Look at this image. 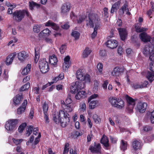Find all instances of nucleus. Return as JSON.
Returning a JSON list of instances; mask_svg holds the SVG:
<instances>
[{
  "label": "nucleus",
  "mask_w": 154,
  "mask_h": 154,
  "mask_svg": "<svg viewBox=\"0 0 154 154\" xmlns=\"http://www.w3.org/2000/svg\"><path fill=\"white\" fill-rule=\"evenodd\" d=\"M85 19L86 25L88 26L93 28L95 25L94 32L91 35V37L93 38L96 36L97 29L100 27V18L97 14H89L88 17L84 15H79L77 18V23H81Z\"/></svg>",
  "instance_id": "obj_1"
},
{
  "label": "nucleus",
  "mask_w": 154,
  "mask_h": 154,
  "mask_svg": "<svg viewBox=\"0 0 154 154\" xmlns=\"http://www.w3.org/2000/svg\"><path fill=\"white\" fill-rule=\"evenodd\" d=\"M25 14L27 17H29V13L27 11L24 10H17L12 14L13 18L17 22H20L24 17Z\"/></svg>",
  "instance_id": "obj_2"
},
{
  "label": "nucleus",
  "mask_w": 154,
  "mask_h": 154,
  "mask_svg": "<svg viewBox=\"0 0 154 154\" xmlns=\"http://www.w3.org/2000/svg\"><path fill=\"white\" fill-rule=\"evenodd\" d=\"M85 87L84 83L82 82H76L73 83L70 87L71 92L72 93H76L83 89Z\"/></svg>",
  "instance_id": "obj_3"
},
{
  "label": "nucleus",
  "mask_w": 154,
  "mask_h": 154,
  "mask_svg": "<svg viewBox=\"0 0 154 154\" xmlns=\"http://www.w3.org/2000/svg\"><path fill=\"white\" fill-rule=\"evenodd\" d=\"M125 98L128 103L127 109L128 112L130 113H132L133 112V110L135 104V100L128 95L125 96Z\"/></svg>",
  "instance_id": "obj_4"
},
{
  "label": "nucleus",
  "mask_w": 154,
  "mask_h": 154,
  "mask_svg": "<svg viewBox=\"0 0 154 154\" xmlns=\"http://www.w3.org/2000/svg\"><path fill=\"white\" fill-rule=\"evenodd\" d=\"M39 66L41 72L42 73H45L49 70L48 63L45 59L40 60L39 62Z\"/></svg>",
  "instance_id": "obj_5"
},
{
  "label": "nucleus",
  "mask_w": 154,
  "mask_h": 154,
  "mask_svg": "<svg viewBox=\"0 0 154 154\" xmlns=\"http://www.w3.org/2000/svg\"><path fill=\"white\" fill-rule=\"evenodd\" d=\"M132 149L131 150L132 152L134 154H137L138 153L137 150H140L141 148V143L134 139L132 143Z\"/></svg>",
  "instance_id": "obj_6"
},
{
  "label": "nucleus",
  "mask_w": 154,
  "mask_h": 154,
  "mask_svg": "<svg viewBox=\"0 0 154 154\" xmlns=\"http://www.w3.org/2000/svg\"><path fill=\"white\" fill-rule=\"evenodd\" d=\"M101 146L100 143L97 144L94 143V146H91L89 148V149L93 153H100Z\"/></svg>",
  "instance_id": "obj_7"
},
{
  "label": "nucleus",
  "mask_w": 154,
  "mask_h": 154,
  "mask_svg": "<svg viewBox=\"0 0 154 154\" xmlns=\"http://www.w3.org/2000/svg\"><path fill=\"white\" fill-rule=\"evenodd\" d=\"M71 8V5L68 3L63 4L61 8V12L63 15H66L69 12Z\"/></svg>",
  "instance_id": "obj_8"
},
{
  "label": "nucleus",
  "mask_w": 154,
  "mask_h": 154,
  "mask_svg": "<svg viewBox=\"0 0 154 154\" xmlns=\"http://www.w3.org/2000/svg\"><path fill=\"white\" fill-rule=\"evenodd\" d=\"M64 113V111L61 110L59 112H54L53 114V120L56 123V124H58V123L61 122V118H60V115L63 114Z\"/></svg>",
  "instance_id": "obj_9"
},
{
  "label": "nucleus",
  "mask_w": 154,
  "mask_h": 154,
  "mask_svg": "<svg viewBox=\"0 0 154 154\" xmlns=\"http://www.w3.org/2000/svg\"><path fill=\"white\" fill-rule=\"evenodd\" d=\"M106 44L107 46L111 49L116 48L118 45V43L116 41L112 39L108 40Z\"/></svg>",
  "instance_id": "obj_10"
},
{
  "label": "nucleus",
  "mask_w": 154,
  "mask_h": 154,
  "mask_svg": "<svg viewBox=\"0 0 154 154\" xmlns=\"http://www.w3.org/2000/svg\"><path fill=\"white\" fill-rule=\"evenodd\" d=\"M139 37L141 40L144 42H146L150 41L151 37L148 35L146 33L143 32L139 35Z\"/></svg>",
  "instance_id": "obj_11"
},
{
  "label": "nucleus",
  "mask_w": 154,
  "mask_h": 154,
  "mask_svg": "<svg viewBox=\"0 0 154 154\" xmlns=\"http://www.w3.org/2000/svg\"><path fill=\"white\" fill-rule=\"evenodd\" d=\"M121 39L123 41L125 40L127 38V32L124 28H118Z\"/></svg>",
  "instance_id": "obj_12"
},
{
  "label": "nucleus",
  "mask_w": 154,
  "mask_h": 154,
  "mask_svg": "<svg viewBox=\"0 0 154 154\" xmlns=\"http://www.w3.org/2000/svg\"><path fill=\"white\" fill-rule=\"evenodd\" d=\"M124 71V68L116 67L114 68L111 74L112 76H118L123 73Z\"/></svg>",
  "instance_id": "obj_13"
},
{
  "label": "nucleus",
  "mask_w": 154,
  "mask_h": 154,
  "mask_svg": "<svg viewBox=\"0 0 154 154\" xmlns=\"http://www.w3.org/2000/svg\"><path fill=\"white\" fill-rule=\"evenodd\" d=\"M147 107L146 103L145 102H140L137 105V108L140 112H144Z\"/></svg>",
  "instance_id": "obj_14"
},
{
  "label": "nucleus",
  "mask_w": 154,
  "mask_h": 154,
  "mask_svg": "<svg viewBox=\"0 0 154 154\" xmlns=\"http://www.w3.org/2000/svg\"><path fill=\"white\" fill-rule=\"evenodd\" d=\"M153 51L152 47L149 46H146L144 48L143 51V54L146 56H149Z\"/></svg>",
  "instance_id": "obj_15"
},
{
  "label": "nucleus",
  "mask_w": 154,
  "mask_h": 154,
  "mask_svg": "<svg viewBox=\"0 0 154 154\" xmlns=\"http://www.w3.org/2000/svg\"><path fill=\"white\" fill-rule=\"evenodd\" d=\"M129 10L128 8V3L127 1H125V2L119 11V14L121 15H123L124 12H126L127 11Z\"/></svg>",
  "instance_id": "obj_16"
},
{
  "label": "nucleus",
  "mask_w": 154,
  "mask_h": 154,
  "mask_svg": "<svg viewBox=\"0 0 154 154\" xmlns=\"http://www.w3.org/2000/svg\"><path fill=\"white\" fill-rule=\"evenodd\" d=\"M16 55V53L14 52L9 55L6 60V64L7 65H9L11 63Z\"/></svg>",
  "instance_id": "obj_17"
},
{
  "label": "nucleus",
  "mask_w": 154,
  "mask_h": 154,
  "mask_svg": "<svg viewBox=\"0 0 154 154\" xmlns=\"http://www.w3.org/2000/svg\"><path fill=\"white\" fill-rule=\"evenodd\" d=\"M28 57V55L25 51H22L18 54V60L21 62H23Z\"/></svg>",
  "instance_id": "obj_18"
},
{
  "label": "nucleus",
  "mask_w": 154,
  "mask_h": 154,
  "mask_svg": "<svg viewBox=\"0 0 154 154\" xmlns=\"http://www.w3.org/2000/svg\"><path fill=\"white\" fill-rule=\"evenodd\" d=\"M27 103L26 100H25L21 106L17 110V113L18 114H20L24 112L26 109V106Z\"/></svg>",
  "instance_id": "obj_19"
},
{
  "label": "nucleus",
  "mask_w": 154,
  "mask_h": 154,
  "mask_svg": "<svg viewBox=\"0 0 154 154\" xmlns=\"http://www.w3.org/2000/svg\"><path fill=\"white\" fill-rule=\"evenodd\" d=\"M84 73L82 70L79 69L77 70L76 73V76L78 79L81 81H84Z\"/></svg>",
  "instance_id": "obj_20"
},
{
  "label": "nucleus",
  "mask_w": 154,
  "mask_h": 154,
  "mask_svg": "<svg viewBox=\"0 0 154 154\" xmlns=\"http://www.w3.org/2000/svg\"><path fill=\"white\" fill-rule=\"evenodd\" d=\"M100 143L103 144L104 146L106 147H108L109 146V140L107 137L103 135L100 140Z\"/></svg>",
  "instance_id": "obj_21"
},
{
  "label": "nucleus",
  "mask_w": 154,
  "mask_h": 154,
  "mask_svg": "<svg viewBox=\"0 0 154 154\" xmlns=\"http://www.w3.org/2000/svg\"><path fill=\"white\" fill-rule=\"evenodd\" d=\"M73 105L71 104L70 105H66L65 103L62 104V106L64 109L65 111L66 112H71L72 110Z\"/></svg>",
  "instance_id": "obj_22"
},
{
  "label": "nucleus",
  "mask_w": 154,
  "mask_h": 154,
  "mask_svg": "<svg viewBox=\"0 0 154 154\" xmlns=\"http://www.w3.org/2000/svg\"><path fill=\"white\" fill-rule=\"evenodd\" d=\"M121 2L119 1L113 4L111 8L110 11L111 13H113L115 11H116L120 6Z\"/></svg>",
  "instance_id": "obj_23"
},
{
  "label": "nucleus",
  "mask_w": 154,
  "mask_h": 154,
  "mask_svg": "<svg viewBox=\"0 0 154 154\" xmlns=\"http://www.w3.org/2000/svg\"><path fill=\"white\" fill-rule=\"evenodd\" d=\"M58 60L56 56L53 54L49 58V63L51 65L55 67L57 64Z\"/></svg>",
  "instance_id": "obj_24"
},
{
  "label": "nucleus",
  "mask_w": 154,
  "mask_h": 154,
  "mask_svg": "<svg viewBox=\"0 0 154 154\" xmlns=\"http://www.w3.org/2000/svg\"><path fill=\"white\" fill-rule=\"evenodd\" d=\"M141 24L140 23H137L135 25V28L136 31L137 32H142L146 31L147 29L141 27Z\"/></svg>",
  "instance_id": "obj_25"
},
{
  "label": "nucleus",
  "mask_w": 154,
  "mask_h": 154,
  "mask_svg": "<svg viewBox=\"0 0 154 154\" xmlns=\"http://www.w3.org/2000/svg\"><path fill=\"white\" fill-rule=\"evenodd\" d=\"M22 99V96L21 95L18 94L13 99L14 103L16 105H18L20 103V102Z\"/></svg>",
  "instance_id": "obj_26"
},
{
  "label": "nucleus",
  "mask_w": 154,
  "mask_h": 154,
  "mask_svg": "<svg viewBox=\"0 0 154 154\" xmlns=\"http://www.w3.org/2000/svg\"><path fill=\"white\" fill-rule=\"evenodd\" d=\"M127 146L128 142L123 140H122L120 146V149L123 151H125L127 149Z\"/></svg>",
  "instance_id": "obj_27"
},
{
  "label": "nucleus",
  "mask_w": 154,
  "mask_h": 154,
  "mask_svg": "<svg viewBox=\"0 0 154 154\" xmlns=\"http://www.w3.org/2000/svg\"><path fill=\"white\" fill-rule=\"evenodd\" d=\"M91 52V50L90 48L88 47H86L82 53V57L84 58L87 57L90 54Z\"/></svg>",
  "instance_id": "obj_28"
},
{
  "label": "nucleus",
  "mask_w": 154,
  "mask_h": 154,
  "mask_svg": "<svg viewBox=\"0 0 154 154\" xmlns=\"http://www.w3.org/2000/svg\"><path fill=\"white\" fill-rule=\"evenodd\" d=\"M124 102L123 100L118 99V101L116 104L115 107L119 109H122L124 106Z\"/></svg>",
  "instance_id": "obj_29"
},
{
  "label": "nucleus",
  "mask_w": 154,
  "mask_h": 154,
  "mask_svg": "<svg viewBox=\"0 0 154 154\" xmlns=\"http://www.w3.org/2000/svg\"><path fill=\"white\" fill-rule=\"evenodd\" d=\"M86 93L85 91H82L78 92L75 97L76 99L79 100L82 97H85Z\"/></svg>",
  "instance_id": "obj_30"
},
{
  "label": "nucleus",
  "mask_w": 154,
  "mask_h": 154,
  "mask_svg": "<svg viewBox=\"0 0 154 154\" xmlns=\"http://www.w3.org/2000/svg\"><path fill=\"white\" fill-rule=\"evenodd\" d=\"M19 122V120L18 119H10L6 122V125H15L18 124Z\"/></svg>",
  "instance_id": "obj_31"
},
{
  "label": "nucleus",
  "mask_w": 154,
  "mask_h": 154,
  "mask_svg": "<svg viewBox=\"0 0 154 154\" xmlns=\"http://www.w3.org/2000/svg\"><path fill=\"white\" fill-rule=\"evenodd\" d=\"M109 101L112 106L115 107L116 104L118 101V99H117L116 97H111L109 98Z\"/></svg>",
  "instance_id": "obj_32"
},
{
  "label": "nucleus",
  "mask_w": 154,
  "mask_h": 154,
  "mask_svg": "<svg viewBox=\"0 0 154 154\" xmlns=\"http://www.w3.org/2000/svg\"><path fill=\"white\" fill-rule=\"evenodd\" d=\"M31 65L28 64L26 67H25L23 70L22 74L23 75H26L30 72L31 68Z\"/></svg>",
  "instance_id": "obj_33"
},
{
  "label": "nucleus",
  "mask_w": 154,
  "mask_h": 154,
  "mask_svg": "<svg viewBox=\"0 0 154 154\" xmlns=\"http://www.w3.org/2000/svg\"><path fill=\"white\" fill-rule=\"evenodd\" d=\"M146 77L149 81L151 83L154 80V72H148L146 75Z\"/></svg>",
  "instance_id": "obj_34"
},
{
  "label": "nucleus",
  "mask_w": 154,
  "mask_h": 154,
  "mask_svg": "<svg viewBox=\"0 0 154 154\" xmlns=\"http://www.w3.org/2000/svg\"><path fill=\"white\" fill-rule=\"evenodd\" d=\"M33 130V126H28L26 128V135L27 137L29 136L32 134Z\"/></svg>",
  "instance_id": "obj_35"
},
{
  "label": "nucleus",
  "mask_w": 154,
  "mask_h": 154,
  "mask_svg": "<svg viewBox=\"0 0 154 154\" xmlns=\"http://www.w3.org/2000/svg\"><path fill=\"white\" fill-rule=\"evenodd\" d=\"M93 118L96 124H100L99 123L100 122V119L96 114H94L93 115Z\"/></svg>",
  "instance_id": "obj_36"
},
{
  "label": "nucleus",
  "mask_w": 154,
  "mask_h": 154,
  "mask_svg": "<svg viewBox=\"0 0 154 154\" xmlns=\"http://www.w3.org/2000/svg\"><path fill=\"white\" fill-rule=\"evenodd\" d=\"M42 108L44 114L47 113L49 106L48 103L46 102L43 103Z\"/></svg>",
  "instance_id": "obj_37"
},
{
  "label": "nucleus",
  "mask_w": 154,
  "mask_h": 154,
  "mask_svg": "<svg viewBox=\"0 0 154 154\" xmlns=\"http://www.w3.org/2000/svg\"><path fill=\"white\" fill-rule=\"evenodd\" d=\"M89 102H90L89 103V107L92 109H93L95 108L96 103L98 102L96 100H91Z\"/></svg>",
  "instance_id": "obj_38"
},
{
  "label": "nucleus",
  "mask_w": 154,
  "mask_h": 154,
  "mask_svg": "<svg viewBox=\"0 0 154 154\" xmlns=\"http://www.w3.org/2000/svg\"><path fill=\"white\" fill-rule=\"evenodd\" d=\"M64 78V74L63 73H61L58 76L55 77L53 79V82H56L59 80L62 79Z\"/></svg>",
  "instance_id": "obj_39"
},
{
  "label": "nucleus",
  "mask_w": 154,
  "mask_h": 154,
  "mask_svg": "<svg viewBox=\"0 0 154 154\" xmlns=\"http://www.w3.org/2000/svg\"><path fill=\"white\" fill-rule=\"evenodd\" d=\"M29 8L31 10H32L34 7H39L40 6L39 5L37 4L35 2L33 1H31L29 2Z\"/></svg>",
  "instance_id": "obj_40"
},
{
  "label": "nucleus",
  "mask_w": 154,
  "mask_h": 154,
  "mask_svg": "<svg viewBox=\"0 0 154 154\" xmlns=\"http://www.w3.org/2000/svg\"><path fill=\"white\" fill-rule=\"evenodd\" d=\"M71 35L75 38V40H77L79 38L80 33L78 31H73L72 32Z\"/></svg>",
  "instance_id": "obj_41"
},
{
  "label": "nucleus",
  "mask_w": 154,
  "mask_h": 154,
  "mask_svg": "<svg viewBox=\"0 0 154 154\" xmlns=\"http://www.w3.org/2000/svg\"><path fill=\"white\" fill-rule=\"evenodd\" d=\"M79 110L80 111L84 112L86 110V106L84 102L81 103L80 104Z\"/></svg>",
  "instance_id": "obj_42"
},
{
  "label": "nucleus",
  "mask_w": 154,
  "mask_h": 154,
  "mask_svg": "<svg viewBox=\"0 0 154 154\" xmlns=\"http://www.w3.org/2000/svg\"><path fill=\"white\" fill-rule=\"evenodd\" d=\"M131 86L132 88L134 89L142 88V86L140 83H133L131 84Z\"/></svg>",
  "instance_id": "obj_43"
},
{
  "label": "nucleus",
  "mask_w": 154,
  "mask_h": 154,
  "mask_svg": "<svg viewBox=\"0 0 154 154\" xmlns=\"http://www.w3.org/2000/svg\"><path fill=\"white\" fill-rule=\"evenodd\" d=\"M30 86V83L27 82L26 84L23 86L20 89V91H23L29 89Z\"/></svg>",
  "instance_id": "obj_44"
},
{
  "label": "nucleus",
  "mask_w": 154,
  "mask_h": 154,
  "mask_svg": "<svg viewBox=\"0 0 154 154\" xmlns=\"http://www.w3.org/2000/svg\"><path fill=\"white\" fill-rule=\"evenodd\" d=\"M41 27L40 25H35L33 27V31L34 32L38 33L40 30V29Z\"/></svg>",
  "instance_id": "obj_45"
},
{
  "label": "nucleus",
  "mask_w": 154,
  "mask_h": 154,
  "mask_svg": "<svg viewBox=\"0 0 154 154\" xmlns=\"http://www.w3.org/2000/svg\"><path fill=\"white\" fill-rule=\"evenodd\" d=\"M50 32V31L48 28H46L45 29L43 30V31L41 32L39 34H42V35L43 34L44 35H49Z\"/></svg>",
  "instance_id": "obj_46"
},
{
  "label": "nucleus",
  "mask_w": 154,
  "mask_h": 154,
  "mask_svg": "<svg viewBox=\"0 0 154 154\" xmlns=\"http://www.w3.org/2000/svg\"><path fill=\"white\" fill-rule=\"evenodd\" d=\"M16 126H5V128L8 131H13Z\"/></svg>",
  "instance_id": "obj_47"
},
{
  "label": "nucleus",
  "mask_w": 154,
  "mask_h": 154,
  "mask_svg": "<svg viewBox=\"0 0 154 154\" xmlns=\"http://www.w3.org/2000/svg\"><path fill=\"white\" fill-rule=\"evenodd\" d=\"M70 57L69 56H66L64 59V62L63 63H66L68 65H70L71 63L69 62Z\"/></svg>",
  "instance_id": "obj_48"
},
{
  "label": "nucleus",
  "mask_w": 154,
  "mask_h": 154,
  "mask_svg": "<svg viewBox=\"0 0 154 154\" xmlns=\"http://www.w3.org/2000/svg\"><path fill=\"white\" fill-rule=\"evenodd\" d=\"M75 135L77 137H79L80 136L82 135L83 134V130H78L77 131H75Z\"/></svg>",
  "instance_id": "obj_49"
},
{
  "label": "nucleus",
  "mask_w": 154,
  "mask_h": 154,
  "mask_svg": "<svg viewBox=\"0 0 154 154\" xmlns=\"http://www.w3.org/2000/svg\"><path fill=\"white\" fill-rule=\"evenodd\" d=\"M97 68L99 72L101 73L103 70V65L101 63H99L97 66Z\"/></svg>",
  "instance_id": "obj_50"
},
{
  "label": "nucleus",
  "mask_w": 154,
  "mask_h": 154,
  "mask_svg": "<svg viewBox=\"0 0 154 154\" xmlns=\"http://www.w3.org/2000/svg\"><path fill=\"white\" fill-rule=\"evenodd\" d=\"M12 140L16 145H18L22 141V139H16L14 138H13Z\"/></svg>",
  "instance_id": "obj_51"
},
{
  "label": "nucleus",
  "mask_w": 154,
  "mask_h": 154,
  "mask_svg": "<svg viewBox=\"0 0 154 154\" xmlns=\"http://www.w3.org/2000/svg\"><path fill=\"white\" fill-rule=\"evenodd\" d=\"M84 80H85L86 82H89L90 81V75L87 74L84 76Z\"/></svg>",
  "instance_id": "obj_52"
},
{
  "label": "nucleus",
  "mask_w": 154,
  "mask_h": 154,
  "mask_svg": "<svg viewBox=\"0 0 154 154\" xmlns=\"http://www.w3.org/2000/svg\"><path fill=\"white\" fill-rule=\"evenodd\" d=\"M98 97V95L97 94H94L91 96H90L88 98V102L90 101L92 99L96 98Z\"/></svg>",
  "instance_id": "obj_53"
},
{
  "label": "nucleus",
  "mask_w": 154,
  "mask_h": 154,
  "mask_svg": "<svg viewBox=\"0 0 154 154\" xmlns=\"http://www.w3.org/2000/svg\"><path fill=\"white\" fill-rule=\"evenodd\" d=\"M70 65H68L66 63H63V69L65 72H67L68 70V68Z\"/></svg>",
  "instance_id": "obj_54"
},
{
  "label": "nucleus",
  "mask_w": 154,
  "mask_h": 154,
  "mask_svg": "<svg viewBox=\"0 0 154 154\" xmlns=\"http://www.w3.org/2000/svg\"><path fill=\"white\" fill-rule=\"evenodd\" d=\"M150 120L152 124H154V110L150 113Z\"/></svg>",
  "instance_id": "obj_55"
},
{
  "label": "nucleus",
  "mask_w": 154,
  "mask_h": 154,
  "mask_svg": "<svg viewBox=\"0 0 154 154\" xmlns=\"http://www.w3.org/2000/svg\"><path fill=\"white\" fill-rule=\"evenodd\" d=\"M53 24H54V23L50 20H49L45 23L46 26H51V27L53 25Z\"/></svg>",
  "instance_id": "obj_56"
},
{
  "label": "nucleus",
  "mask_w": 154,
  "mask_h": 154,
  "mask_svg": "<svg viewBox=\"0 0 154 154\" xmlns=\"http://www.w3.org/2000/svg\"><path fill=\"white\" fill-rule=\"evenodd\" d=\"M66 49V46L65 45H62L60 48V51L61 54H63Z\"/></svg>",
  "instance_id": "obj_57"
},
{
  "label": "nucleus",
  "mask_w": 154,
  "mask_h": 154,
  "mask_svg": "<svg viewBox=\"0 0 154 154\" xmlns=\"http://www.w3.org/2000/svg\"><path fill=\"white\" fill-rule=\"evenodd\" d=\"M108 8L106 7L104 8L103 9V15L104 17H108Z\"/></svg>",
  "instance_id": "obj_58"
},
{
  "label": "nucleus",
  "mask_w": 154,
  "mask_h": 154,
  "mask_svg": "<svg viewBox=\"0 0 154 154\" xmlns=\"http://www.w3.org/2000/svg\"><path fill=\"white\" fill-rule=\"evenodd\" d=\"M26 126H19L18 128L19 132L20 133H22Z\"/></svg>",
  "instance_id": "obj_59"
},
{
  "label": "nucleus",
  "mask_w": 154,
  "mask_h": 154,
  "mask_svg": "<svg viewBox=\"0 0 154 154\" xmlns=\"http://www.w3.org/2000/svg\"><path fill=\"white\" fill-rule=\"evenodd\" d=\"M151 129L150 126H145L143 128V130L144 131H148Z\"/></svg>",
  "instance_id": "obj_60"
},
{
  "label": "nucleus",
  "mask_w": 154,
  "mask_h": 154,
  "mask_svg": "<svg viewBox=\"0 0 154 154\" xmlns=\"http://www.w3.org/2000/svg\"><path fill=\"white\" fill-rule=\"evenodd\" d=\"M149 59L152 62H154V51L150 54L149 56Z\"/></svg>",
  "instance_id": "obj_61"
},
{
  "label": "nucleus",
  "mask_w": 154,
  "mask_h": 154,
  "mask_svg": "<svg viewBox=\"0 0 154 154\" xmlns=\"http://www.w3.org/2000/svg\"><path fill=\"white\" fill-rule=\"evenodd\" d=\"M150 70L152 72H154V63H150Z\"/></svg>",
  "instance_id": "obj_62"
},
{
  "label": "nucleus",
  "mask_w": 154,
  "mask_h": 154,
  "mask_svg": "<svg viewBox=\"0 0 154 154\" xmlns=\"http://www.w3.org/2000/svg\"><path fill=\"white\" fill-rule=\"evenodd\" d=\"M61 26L63 29H68L69 27V25L67 23L62 25Z\"/></svg>",
  "instance_id": "obj_63"
},
{
  "label": "nucleus",
  "mask_w": 154,
  "mask_h": 154,
  "mask_svg": "<svg viewBox=\"0 0 154 154\" xmlns=\"http://www.w3.org/2000/svg\"><path fill=\"white\" fill-rule=\"evenodd\" d=\"M110 139L111 142L113 143H116L117 140L116 138H114L112 136L110 137Z\"/></svg>",
  "instance_id": "obj_64"
}]
</instances>
